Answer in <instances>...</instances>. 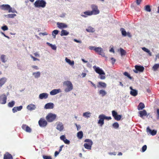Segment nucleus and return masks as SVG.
<instances>
[{
  "mask_svg": "<svg viewBox=\"0 0 159 159\" xmlns=\"http://www.w3.org/2000/svg\"><path fill=\"white\" fill-rule=\"evenodd\" d=\"M59 31L57 30H55L52 32V35L54 36V38L56 37V35L58 33Z\"/></svg>",
  "mask_w": 159,
  "mask_h": 159,
  "instance_id": "nucleus-40",
  "label": "nucleus"
},
{
  "mask_svg": "<svg viewBox=\"0 0 159 159\" xmlns=\"http://www.w3.org/2000/svg\"><path fill=\"white\" fill-rule=\"evenodd\" d=\"M144 10L147 12H150L151 11L150 6L149 5H146L144 7Z\"/></svg>",
  "mask_w": 159,
  "mask_h": 159,
  "instance_id": "nucleus-37",
  "label": "nucleus"
},
{
  "mask_svg": "<svg viewBox=\"0 0 159 159\" xmlns=\"http://www.w3.org/2000/svg\"><path fill=\"white\" fill-rule=\"evenodd\" d=\"M88 82H90L93 86L94 87L95 89H96V86L95 84H94L92 81L90 80H88Z\"/></svg>",
  "mask_w": 159,
  "mask_h": 159,
  "instance_id": "nucleus-56",
  "label": "nucleus"
},
{
  "mask_svg": "<svg viewBox=\"0 0 159 159\" xmlns=\"http://www.w3.org/2000/svg\"><path fill=\"white\" fill-rule=\"evenodd\" d=\"M112 114L114 119L117 121L120 120H121L122 116L121 115H118L117 112L115 111H112Z\"/></svg>",
  "mask_w": 159,
  "mask_h": 159,
  "instance_id": "nucleus-7",
  "label": "nucleus"
},
{
  "mask_svg": "<svg viewBox=\"0 0 159 159\" xmlns=\"http://www.w3.org/2000/svg\"><path fill=\"white\" fill-rule=\"evenodd\" d=\"M22 128L27 132L30 133L31 131V129L28 125L25 124L22 125Z\"/></svg>",
  "mask_w": 159,
  "mask_h": 159,
  "instance_id": "nucleus-13",
  "label": "nucleus"
},
{
  "mask_svg": "<svg viewBox=\"0 0 159 159\" xmlns=\"http://www.w3.org/2000/svg\"><path fill=\"white\" fill-rule=\"evenodd\" d=\"M15 102L13 101H12L11 102H9L8 104V107H11L14 106L15 104Z\"/></svg>",
  "mask_w": 159,
  "mask_h": 159,
  "instance_id": "nucleus-43",
  "label": "nucleus"
},
{
  "mask_svg": "<svg viewBox=\"0 0 159 159\" xmlns=\"http://www.w3.org/2000/svg\"><path fill=\"white\" fill-rule=\"evenodd\" d=\"M1 59L3 62L5 63L6 61V56L4 55H1Z\"/></svg>",
  "mask_w": 159,
  "mask_h": 159,
  "instance_id": "nucleus-41",
  "label": "nucleus"
},
{
  "mask_svg": "<svg viewBox=\"0 0 159 159\" xmlns=\"http://www.w3.org/2000/svg\"><path fill=\"white\" fill-rule=\"evenodd\" d=\"M98 118L99 119L98 121V123L102 126L104 124V119L103 114L100 115L99 116Z\"/></svg>",
  "mask_w": 159,
  "mask_h": 159,
  "instance_id": "nucleus-15",
  "label": "nucleus"
},
{
  "mask_svg": "<svg viewBox=\"0 0 159 159\" xmlns=\"http://www.w3.org/2000/svg\"><path fill=\"white\" fill-rule=\"evenodd\" d=\"M99 93L103 97L107 94V92L104 90H100L99 92Z\"/></svg>",
  "mask_w": 159,
  "mask_h": 159,
  "instance_id": "nucleus-36",
  "label": "nucleus"
},
{
  "mask_svg": "<svg viewBox=\"0 0 159 159\" xmlns=\"http://www.w3.org/2000/svg\"><path fill=\"white\" fill-rule=\"evenodd\" d=\"M93 68L95 72L100 75H105V74L102 69L100 68L99 67H97L95 66H93Z\"/></svg>",
  "mask_w": 159,
  "mask_h": 159,
  "instance_id": "nucleus-8",
  "label": "nucleus"
},
{
  "mask_svg": "<svg viewBox=\"0 0 159 159\" xmlns=\"http://www.w3.org/2000/svg\"><path fill=\"white\" fill-rule=\"evenodd\" d=\"M16 16V14H10L7 15V17L8 18H13Z\"/></svg>",
  "mask_w": 159,
  "mask_h": 159,
  "instance_id": "nucleus-42",
  "label": "nucleus"
},
{
  "mask_svg": "<svg viewBox=\"0 0 159 159\" xmlns=\"http://www.w3.org/2000/svg\"><path fill=\"white\" fill-rule=\"evenodd\" d=\"M30 57L33 59V61H39V59H38L36 58L35 57H33L32 55H30Z\"/></svg>",
  "mask_w": 159,
  "mask_h": 159,
  "instance_id": "nucleus-50",
  "label": "nucleus"
},
{
  "mask_svg": "<svg viewBox=\"0 0 159 159\" xmlns=\"http://www.w3.org/2000/svg\"><path fill=\"white\" fill-rule=\"evenodd\" d=\"M39 34V35H40L41 34H42L43 35H48V34L46 32H44V33H40Z\"/></svg>",
  "mask_w": 159,
  "mask_h": 159,
  "instance_id": "nucleus-62",
  "label": "nucleus"
},
{
  "mask_svg": "<svg viewBox=\"0 0 159 159\" xmlns=\"http://www.w3.org/2000/svg\"><path fill=\"white\" fill-rule=\"evenodd\" d=\"M84 142L88 143H85L84 144V148L87 149L91 150L92 146L93 145L92 141L91 139H86L85 140Z\"/></svg>",
  "mask_w": 159,
  "mask_h": 159,
  "instance_id": "nucleus-5",
  "label": "nucleus"
},
{
  "mask_svg": "<svg viewBox=\"0 0 159 159\" xmlns=\"http://www.w3.org/2000/svg\"><path fill=\"white\" fill-rule=\"evenodd\" d=\"M159 68V64H155L152 67L154 71H155Z\"/></svg>",
  "mask_w": 159,
  "mask_h": 159,
  "instance_id": "nucleus-39",
  "label": "nucleus"
},
{
  "mask_svg": "<svg viewBox=\"0 0 159 159\" xmlns=\"http://www.w3.org/2000/svg\"><path fill=\"white\" fill-rule=\"evenodd\" d=\"M83 136V134L82 131L79 132L77 134V136L78 139H81L82 138Z\"/></svg>",
  "mask_w": 159,
  "mask_h": 159,
  "instance_id": "nucleus-31",
  "label": "nucleus"
},
{
  "mask_svg": "<svg viewBox=\"0 0 159 159\" xmlns=\"http://www.w3.org/2000/svg\"><path fill=\"white\" fill-rule=\"evenodd\" d=\"M103 116L104 118V119H107V120H111V116L109 117H107L106 116L104 115H103Z\"/></svg>",
  "mask_w": 159,
  "mask_h": 159,
  "instance_id": "nucleus-53",
  "label": "nucleus"
},
{
  "mask_svg": "<svg viewBox=\"0 0 159 159\" xmlns=\"http://www.w3.org/2000/svg\"><path fill=\"white\" fill-rule=\"evenodd\" d=\"M111 63L112 64H114L116 61V60L113 57H111Z\"/></svg>",
  "mask_w": 159,
  "mask_h": 159,
  "instance_id": "nucleus-58",
  "label": "nucleus"
},
{
  "mask_svg": "<svg viewBox=\"0 0 159 159\" xmlns=\"http://www.w3.org/2000/svg\"><path fill=\"white\" fill-rule=\"evenodd\" d=\"M145 107V105L143 103L140 102L138 106V109L139 110H142Z\"/></svg>",
  "mask_w": 159,
  "mask_h": 159,
  "instance_id": "nucleus-28",
  "label": "nucleus"
},
{
  "mask_svg": "<svg viewBox=\"0 0 159 159\" xmlns=\"http://www.w3.org/2000/svg\"><path fill=\"white\" fill-rule=\"evenodd\" d=\"M106 84L105 83L100 82L98 83V85H97V87L98 88L101 87L103 88H105L106 87Z\"/></svg>",
  "mask_w": 159,
  "mask_h": 159,
  "instance_id": "nucleus-26",
  "label": "nucleus"
},
{
  "mask_svg": "<svg viewBox=\"0 0 159 159\" xmlns=\"http://www.w3.org/2000/svg\"><path fill=\"white\" fill-rule=\"evenodd\" d=\"M91 113L87 111L84 113L83 114V116L86 118L89 117L90 116Z\"/></svg>",
  "mask_w": 159,
  "mask_h": 159,
  "instance_id": "nucleus-35",
  "label": "nucleus"
},
{
  "mask_svg": "<svg viewBox=\"0 0 159 159\" xmlns=\"http://www.w3.org/2000/svg\"><path fill=\"white\" fill-rule=\"evenodd\" d=\"M86 31L89 32H94L95 30L94 28L89 26L86 29Z\"/></svg>",
  "mask_w": 159,
  "mask_h": 159,
  "instance_id": "nucleus-32",
  "label": "nucleus"
},
{
  "mask_svg": "<svg viewBox=\"0 0 159 159\" xmlns=\"http://www.w3.org/2000/svg\"><path fill=\"white\" fill-rule=\"evenodd\" d=\"M60 138L61 140L63 141L66 139V138L65 135H62L60 136Z\"/></svg>",
  "mask_w": 159,
  "mask_h": 159,
  "instance_id": "nucleus-51",
  "label": "nucleus"
},
{
  "mask_svg": "<svg viewBox=\"0 0 159 159\" xmlns=\"http://www.w3.org/2000/svg\"><path fill=\"white\" fill-rule=\"evenodd\" d=\"M138 113L139 114V116L141 118H143L144 116H145L147 115V111L145 110H143L142 111H139Z\"/></svg>",
  "mask_w": 159,
  "mask_h": 159,
  "instance_id": "nucleus-23",
  "label": "nucleus"
},
{
  "mask_svg": "<svg viewBox=\"0 0 159 159\" xmlns=\"http://www.w3.org/2000/svg\"><path fill=\"white\" fill-rule=\"evenodd\" d=\"M99 78L101 80H104L105 79L106 77L105 75H100Z\"/></svg>",
  "mask_w": 159,
  "mask_h": 159,
  "instance_id": "nucleus-52",
  "label": "nucleus"
},
{
  "mask_svg": "<svg viewBox=\"0 0 159 159\" xmlns=\"http://www.w3.org/2000/svg\"><path fill=\"white\" fill-rule=\"evenodd\" d=\"M61 92V91L60 89H54L50 92V94L51 95H56Z\"/></svg>",
  "mask_w": 159,
  "mask_h": 159,
  "instance_id": "nucleus-18",
  "label": "nucleus"
},
{
  "mask_svg": "<svg viewBox=\"0 0 159 159\" xmlns=\"http://www.w3.org/2000/svg\"><path fill=\"white\" fill-rule=\"evenodd\" d=\"M7 79L5 77H2L0 79V89L6 82Z\"/></svg>",
  "mask_w": 159,
  "mask_h": 159,
  "instance_id": "nucleus-22",
  "label": "nucleus"
},
{
  "mask_svg": "<svg viewBox=\"0 0 159 159\" xmlns=\"http://www.w3.org/2000/svg\"><path fill=\"white\" fill-rule=\"evenodd\" d=\"M2 29L4 31L7 30L8 28L7 25H4L2 27Z\"/></svg>",
  "mask_w": 159,
  "mask_h": 159,
  "instance_id": "nucleus-49",
  "label": "nucleus"
},
{
  "mask_svg": "<svg viewBox=\"0 0 159 159\" xmlns=\"http://www.w3.org/2000/svg\"><path fill=\"white\" fill-rule=\"evenodd\" d=\"M12 111L13 113L16 112L17 111L16 107H14L12 109Z\"/></svg>",
  "mask_w": 159,
  "mask_h": 159,
  "instance_id": "nucleus-59",
  "label": "nucleus"
},
{
  "mask_svg": "<svg viewBox=\"0 0 159 159\" xmlns=\"http://www.w3.org/2000/svg\"><path fill=\"white\" fill-rule=\"evenodd\" d=\"M38 123L39 125L41 127L46 126L47 125V121L43 118H41L39 120Z\"/></svg>",
  "mask_w": 159,
  "mask_h": 159,
  "instance_id": "nucleus-9",
  "label": "nucleus"
},
{
  "mask_svg": "<svg viewBox=\"0 0 159 159\" xmlns=\"http://www.w3.org/2000/svg\"><path fill=\"white\" fill-rule=\"evenodd\" d=\"M47 44L48 46H50L52 49L54 50H56V49L57 47L55 45H52V44H51L48 42H47Z\"/></svg>",
  "mask_w": 159,
  "mask_h": 159,
  "instance_id": "nucleus-38",
  "label": "nucleus"
},
{
  "mask_svg": "<svg viewBox=\"0 0 159 159\" xmlns=\"http://www.w3.org/2000/svg\"><path fill=\"white\" fill-rule=\"evenodd\" d=\"M141 1L142 0H136V4L138 5H139L140 4Z\"/></svg>",
  "mask_w": 159,
  "mask_h": 159,
  "instance_id": "nucleus-61",
  "label": "nucleus"
},
{
  "mask_svg": "<svg viewBox=\"0 0 159 159\" xmlns=\"http://www.w3.org/2000/svg\"><path fill=\"white\" fill-rule=\"evenodd\" d=\"M64 128V127L63 124L61 123H59L57 125L56 129L59 130L61 131L63 130Z\"/></svg>",
  "mask_w": 159,
  "mask_h": 159,
  "instance_id": "nucleus-25",
  "label": "nucleus"
},
{
  "mask_svg": "<svg viewBox=\"0 0 159 159\" xmlns=\"http://www.w3.org/2000/svg\"><path fill=\"white\" fill-rule=\"evenodd\" d=\"M147 148V146L146 145H145L144 146H143L142 148V152H144L146 150Z\"/></svg>",
  "mask_w": 159,
  "mask_h": 159,
  "instance_id": "nucleus-48",
  "label": "nucleus"
},
{
  "mask_svg": "<svg viewBox=\"0 0 159 159\" xmlns=\"http://www.w3.org/2000/svg\"><path fill=\"white\" fill-rule=\"evenodd\" d=\"M34 4L36 7L44 8L46 6V2L43 0H37Z\"/></svg>",
  "mask_w": 159,
  "mask_h": 159,
  "instance_id": "nucleus-1",
  "label": "nucleus"
},
{
  "mask_svg": "<svg viewBox=\"0 0 159 159\" xmlns=\"http://www.w3.org/2000/svg\"><path fill=\"white\" fill-rule=\"evenodd\" d=\"M135 70H134V72L135 73H138V72H142L144 70V67L142 66L136 65L135 66Z\"/></svg>",
  "mask_w": 159,
  "mask_h": 159,
  "instance_id": "nucleus-10",
  "label": "nucleus"
},
{
  "mask_svg": "<svg viewBox=\"0 0 159 159\" xmlns=\"http://www.w3.org/2000/svg\"><path fill=\"white\" fill-rule=\"evenodd\" d=\"M142 49L144 51L147 53L149 56H152V53L148 49L145 47H143Z\"/></svg>",
  "mask_w": 159,
  "mask_h": 159,
  "instance_id": "nucleus-29",
  "label": "nucleus"
},
{
  "mask_svg": "<svg viewBox=\"0 0 159 159\" xmlns=\"http://www.w3.org/2000/svg\"><path fill=\"white\" fill-rule=\"evenodd\" d=\"M157 119H159V109H157Z\"/></svg>",
  "mask_w": 159,
  "mask_h": 159,
  "instance_id": "nucleus-64",
  "label": "nucleus"
},
{
  "mask_svg": "<svg viewBox=\"0 0 159 159\" xmlns=\"http://www.w3.org/2000/svg\"><path fill=\"white\" fill-rule=\"evenodd\" d=\"M83 13L84 15H81V16L84 17L86 18L87 16H91L93 15L92 12L91 11H86L84 12Z\"/></svg>",
  "mask_w": 159,
  "mask_h": 159,
  "instance_id": "nucleus-21",
  "label": "nucleus"
},
{
  "mask_svg": "<svg viewBox=\"0 0 159 159\" xmlns=\"http://www.w3.org/2000/svg\"><path fill=\"white\" fill-rule=\"evenodd\" d=\"M48 94L47 93H43L39 94V98L40 99H46L48 98Z\"/></svg>",
  "mask_w": 159,
  "mask_h": 159,
  "instance_id": "nucleus-24",
  "label": "nucleus"
},
{
  "mask_svg": "<svg viewBox=\"0 0 159 159\" xmlns=\"http://www.w3.org/2000/svg\"><path fill=\"white\" fill-rule=\"evenodd\" d=\"M130 89H131L130 93L133 96H136L138 94V91L137 90L133 89L132 87H130Z\"/></svg>",
  "mask_w": 159,
  "mask_h": 159,
  "instance_id": "nucleus-17",
  "label": "nucleus"
},
{
  "mask_svg": "<svg viewBox=\"0 0 159 159\" xmlns=\"http://www.w3.org/2000/svg\"><path fill=\"white\" fill-rule=\"evenodd\" d=\"M3 159H13L12 156L8 152H6L4 155Z\"/></svg>",
  "mask_w": 159,
  "mask_h": 159,
  "instance_id": "nucleus-19",
  "label": "nucleus"
},
{
  "mask_svg": "<svg viewBox=\"0 0 159 159\" xmlns=\"http://www.w3.org/2000/svg\"><path fill=\"white\" fill-rule=\"evenodd\" d=\"M92 10L91 11L93 15L98 14L100 13V11L98 9L97 6L95 4H92L91 6Z\"/></svg>",
  "mask_w": 159,
  "mask_h": 159,
  "instance_id": "nucleus-4",
  "label": "nucleus"
},
{
  "mask_svg": "<svg viewBox=\"0 0 159 159\" xmlns=\"http://www.w3.org/2000/svg\"><path fill=\"white\" fill-rule=\"evenodd\" d=\"M0 8L2 10L5 11H8L9 13H17L16 10H12V8L8 4H3L1 5L0 6Z\"/></svg>",
  "mask_w": 159,
  "mask_h": 159,
  "instance_id": "nucleus-2",
  "label": "nucleus"
},
{
  "mask_svg": "<svg viewBox=\"0 0 159 159\" xmlns=\"http://www.w3.org/2000/svg\"><path fill=\"white\" fill-rule=\"evenodd\" d=\"M120 30L121 31L122 34L124 36H125L126 35V32L125 30L123 28H122L120 29Z\"/></svg>",
  "mask_w": 159,
  "mask_h": 159,
  "instance_id": "nucleus-45",
  "label": "nucleus"
},
{
  "mask_svg": "<svg viewBox=\"0 0 159 159\" xmlns=\"http://www.w3.org/2000/svg\"><path fill=\"white\" fill-rule=\"evenodd\" d=\"M63 142L65 143L66 144H69L70 143V141L66 139L63 141Z\"/></svg>",
  "mask_w": 159,
  "mask_h": 159,
  "instance_id": "nucleus-54",
  "label": "nucleus"
},
{
  "mask_svg": "<svg viewBox=\"0 0 159 159\" xmlns=\"http://www.w3.org/2000/svg\"><path fill=\"white\" fill-rule=\"evenodd\" d=\"M56 116V115L50 113L46 116V119L48 122H51L55 120Z\"/></svg>",
  "mask_w": 159,
  "mask_h": 159,
  "instance_id": "nucleus-6",
  "label": "nucleus"
},
{
  "mask_svg": "<svg viewBox=\"0 0 159 159\" xmlns=\"http://www.w3.org/2000/svg\"><path fill=\"white\" fill-rule=\"evenodd\" d=\"M44 107L46 109H52L54 107V104L52 103H48L45 105Z\"/></svg>",
  "mask_w": 159,
  "mask_h": 159,
  "instance_id": "nucleus-20",
  "label": "nucleus"
},
{
  "mask_svg": "<svg viewBox=\"0 0 159 159\" xmlns=\"http://www.w3.org/2000/svg\"><path fill=\"white\" fill-rule=\"evenodd\" d=\"M27 108L28 110L30 111H32V110H34L36 108V107L34 105L30 104L28 105L27 106Z\"/></svg>",
  "mask_w": 159,
  "mask_h": 159,
  "instance_id": "nucleus-27",
  "label": "nucleus"
},
{
  "mask_svg": "<svg viewBox=\"0 0 159 159\" xmlns=\"http://www.w3.org/2000/svg\"><path fill=\"white\" fill-rule=\"evenodd\" d=\"M17 110L18 111H20L22 108V106H20L19 107H17Z\"/></svg>",
  "mask_w": 159,
  "mask_h": 159,
  "instance_id": "nucleus-57",
  "label": "nucleus"
},
{
  "mask_svg": "<svg viewBox=\"0 0 159 159\" xmlns=\"http://www.w3.org/2000/svg\"><path fill=\"white\" fill-rule=\"evenodd\" d=\"M69 33L67 31L64 30H62L61 32V36H66L69 34Z\"/></svg>",
  "mask_w": 159,
  "mask_h": 159,
  "instance_id": "nucleus-33",
  "label": "nucleus"
},
{
  "mask_svg": "<svg viewBox=\"0 0 159 159\" xmlns=\"http://www.w3.org/2000/svg\"><path fill=\"white\" fill-rule=\"evenodd\" d=\"M63 84L66 87V88L65 89V92H68L70 91L73 89V85L72 83L70 81H65L63 83Z\"/></svg>",
  "mask_w": 159,
  "mask_h": 159,
  "instance_id": "nucleus-3",
  "label": "nucleus"
},
{
  "mask_svg": "<svg viewBox=\"0 0 159 159\" xmlns=\"http://www.w3.org/2000/svg\"><path fill=\"white\" fill-rule=\"evenodd\" d=\"M43 159H52V158L50 156L43 155Z\"/></svg>",
  "mask_w": 159,
  "mask_h": 159,
  "instance_id": "nucleus-47",
  "label": "nucleus"
},
{
  "mask_svg": "<svg viewBox=\"0 0 159 159\" xmlns=\"http://www.w3.org/2000/svg\"><path fill=\"white\" fill-rule=\"evenodd\" d=\"M113 126L115 128H117L119 127V125L117 122H115L113 124Z\"/></svg>",
  "mask_w": 159,
  "mask_h": 159,
  "instance_id": "nucleus-46",
  "label": "nucleus"
},
{
  "mask_svg": "<svg viewBox=\"0 0 159 159\" xmlns=\"http://www.w3.org/2000/svg\"><path fill=\"white\" fill-rule=\"evenodd\" d=\"M95 51L98 53V54L101 55L102 57H104L105 54L103 52V50L102 48L100 47H96L95 49Z\"/></svg>",
  "mask_w": 159,
  "mask_h": 159,
  "instance_id": "nucleus-11",
  "label": "nucleus"
},
{
  "mask_svg": "<svg viewBox=\"0 0 159 159\" xmlns=\"http://www.w3.org/2000/svg\"><path fill=\"white\" fill-rule=\"evenodd\" d=\"M65 60L69 64L71 65H74V61H71L70 59H68L67 57L66 58Z\"/></svg>",
  "mask_w": 159,
  "mask_h": 159,
  "instance_id": "nucleus-34",
  "label": "nucleus"
},
{
  "mask_svg": "<svg viewBox=\"0 0 159 159\" xmlns=\"http://www.w3.org/2000/svg\"><path fill=\"white\" fill-rule=\"evenodd\" d=\"M7 98L6 96L4 94L0 96V103L1 104H5L6 102Z\"/></svg>",
  "mask_w": 159,
  "mask_h": 159,
  "instance_id": "nucleus-12",
  "label": "nucleus"
},
{
  "mask_svg": "<svg viewBox=\"0 0 159 159\" xmlns=\"http://www.w3.org/2000/svg\"><path fill=\"white\" fill-rule=\"evenodd\" d=\"M118 50L120 52V53L121 56L125 55L126 53V51L122 48H120Z\"/></svg>",
  "mask_w": 159,
  "mask_h": 159,
  "instance_id": "nucleus-30",
  "label": "nucleus"
},
{
  "mask_svg": "<svg viewBox=\"0 0 159 159\" xmlns=\"http://www.w3.org/2000/svg\"><path fill=\"white\" fill-rule=\"evenodd\" d=\"M123 74L127 76L128 78H129V74L127 72H125Z\"/></svg>",
  "mask_w": 159,
  "mask_h": 159,
  "instance_id": "nucleus-60",
  "label": "nucleus"
},
{
  "mask_svg": "<svg viewBox=\"0 0 159 159\" xmlns=\"http://www.w3.org/2000/svg\"><path fill=\"white\" fill-rule=\"evenodd\" d=\"M34 56L35 57H40L39 54L37 52L34 53Z\"/></svg>",
  "mask_w": 159,
  "mask_h": 159,
  "instance_id": "nucleus-63",
  "label": "nucleus"
},
{
  "mask_svg": "<svg viewBox=\"0 0 159 159\" xmlns=\"http://www.w3.org/2000/svg\"><path fill=\"white\" fill-rule=\"evenodd\" d=\"M96 47L94 46H90L89 47V49L94 50V51H95V49H96Z\"/></svg>",
  "mask_w": 159,
  "mask_h": 159,
  "instance_id": "nucleus-55",
  "label": "nucleus"
},
{
  "mask_svg": "<svg viewBox=\"0 0 159 159\" xmlns=\"http://www.w3.org/2000/svg\"><path fill=\"white\" fill-rule=\"evenodd\" d=\"M33 75H34L35 78H37L40 77V73L39 72H38L33 73Z\"/></svg>",
  "mask_w": 159,
  "mask_h": 159,
  "instance_id": "nucleus-44",
  "label": "nucleus"
},
{
  "mask_svg": "<svg viewBox=\"0 0 159 159\" xmlns=\"http://www.w3.org/2000/svg\"><path fill=\"white\" fill-rule=\"evenodd\" d=\"M147 132L148 133H149L152 136L156 135L157 133V131L155 130H152L149 127L147 128Z\"/></svg>",
  "mask_w": 159,
  "mask_h": 159,
  "instance_id": "nucleus-16",
  "label": "nucleus"
},
{
  "mask_svg": "<svg viewBox=\"0 0 159 159\" xmlns=\"http://www.w3.org/2000/svg\"><path fill=\"white\" fill-rule=\"evenodd\" d=\"M57 27L60 29L66 28L67 27V25L66 24L59 22H57Z\"/></svg>",
  "mask_w": 159,
  "mask_h": 159,
  "instance_id": "nucleus-14",
  "label": "nucleus"
}]
</instances>
